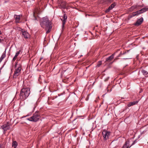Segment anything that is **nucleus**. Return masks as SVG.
Here are the masks:
<instances>
[{
    "instance_id": "nucleus-10",
    "label": "nucleus",
    "mask_w": 148,
    "mask_h": 148,
    "mask_svg": "<svg viewBox=\"0 0 148 148\" xmlns=\"http://www.w3.org/2000/svg\"><path fill=\"white\" fill-rule=\"evenodd\" d=\"M143 20V18H140L138 19L135 23L134 25L136 26H138L140 25Z\"/></svg>"
},
{
    "instance_id": "nucleus-25",
    "label": "nucleus",
    "mask_w": 148,
    "mask_h": 148,
    "mask_svg": "<svg viewBox=\"0 0 148 148\" xmlns=\"http://www.w3.org/2000/svg\"><path fill=\"white\" fill-rule=\"evenodd\" d=\"M17 58V57L16 56H15L13 58L12 60L13 61H14L16 60Z\"/></svg>"
},
{
    "instance_id": "nucleus-34",
    "label": "nucleus",
    "mask_w": 148,
    "mask_h": 148,
    "mask_svg": "<svg viewBox=\"0 0 148 148\" xmlns=\"http://www.w3.org/2000/svg\"><path fill=\"white\" fill-rule=\"evenodd\" d=\"M12 21H10V22H9V23H12Z\"/></svg>"
},
{
    "instance_id": "nucleus-30",
    "label": "nucleus",
    "mask_w": 148,
    "mask_h": 148,
    "mask_svg": "<svg viewBox=\"0 0 148 148\" xmlns=\"http://www.w3.org/2000/svg\"><path fill=\"white\" fill-rule=\"evenodd\" d=\"M17 64H16V65H15V67H17Z\"/></svg>"
},
{
    "instance_id": "nucleus-14",
    "label": "nucleus",
    "mask_w": 148,
    "mask_h": 148,
    "mask_svg": "<svg viewBox=\"0 0 148 148\" xmlns=\"http://www.w3.org/2000/svg\"><path fill=\"white\" fill-rule=\"evenodd\" d=\"M114 54H112L110 56H109L106 59L105 62L110 61L114 58Z\"/></svg>"
},
{
    "instance_id": "nucleus-21",
    "label": "nucleus",
    "mask_w": 148,
    "mask_h": 148,
    "mask_svg": "<svg viewBox=\"0 0 148 148\" xmlns=\"http://www.w3.org/2000/svg\"><path fill=\"white\" fill-rule=\"evenodd\" d=\"M45 29L46 30L47 29V31L46 33H49L50 32V30H51V29L52 27L51 26V28L50 29H49V28H46V27H45Z\"/></svg>"
},
{
    "instance_id": "nucleus-17",
    "label": "nucleus",
    "mask_w": 148,
    "mask_h": 148,
    "mask_svg": "<svg viewBox=\"0 0 148 148\" xmlns=\"http://www.w3.org/2000/svg\"><path fill=\"white\" fill-rule=\"evenodd\" d=\"M66 3L65 2L63 1L61 3L60 5L62 8L65 9L66 8Z\"/></svg>"
},
{
    "instance_id": "nucleus-13",
    "label": "nucleus",
    "mask_w": 148,
    "mask_h": 148,
    "mask_svg": "<svg viewBox=\"0 0 148 148\" xmlns=\"http://www.w3.org/2000/svg\"><path fill=\"white\" fill-rule=\"evenodd\" d=\"M14 18H15V21L16 23H19V21L20 19V15H14Z\"/></svg>"
},
{
    "instance_id": "nucleus-31",
    "label": "nucleus",
    "mask_w": 148,
    "mask_h": 148,
    "mask_svg": "<svg viewBox=\"0 0 148 148\" xmlns=\"http://www.w3.org/2000/svg\"><path fill=\"white\" fill-rule=\"evenodd\" d=\"M142 91V90H140V92H141Z\"/></svg>"
},
{
    "instance_id": "nucleus-28",
    "label": "nucleus",
    "mask_w": 148,
    "mask_h": 148,
    "mask_svg": "<svg viewBox=\"0 0 148 148\" xmlns=\"http://www.w3.org/2000/svg\"><path fill=\"white\" fill-rule=\"evenodd\" d=\"M126 52H124L123 53L122 55H124L126 53Z\"/></svg>"
},
{
    "instance_id": "nucleus-32",
    "label": "nucleus",
    "mask_w": 148,
    "mask_h": 148,
    "mask_svg": "<svg viewBox=\"0 0 148 148\" xmlns=\"http://www.w3.org/2000/svg\"><path fill=\"white\" fill-rule=\"evenodd\" d=\"M1 34V31H0V35Z\"/></svg>"
},
{
    "instance_id": "nucleus-4",
    "label": "nucleus",
    "mask_w": 148,
    "mask_h": 148,
    "mask_svg": "<svg viewBox=\"0 0 148 148\" xmlns=\"http://www.w3.org/2000/svg\"><path fill=\"white\" fill-rule=\"evenodd\" d=\"M147 11H148V8H144L135 12L133 13L132 16H136L138 15L139 14L143 13Z\"/></svg>"
},
{
    "instance_id": "nucleus-20",
    "label": "nucleus",
    "mask_w": 148,
    "mask_h": 148,
    "mask_svg": "<svg viewBox=\"0 0 148 148\" xmlns=\"http://www.w3.org/2000/svg\"><path fill=\"white\" fill-rule=\"evenodd\" d=\"M129 146L128 145V143L127 142H126L124 145L123 146V148H130Z\"/></svg>"
},
{
    "instance_id": "nucleus-3",
    "label": "nucleus",
    "mask_w": 148,
    "mask_h": 148,
    "mask_svg": "<svg viewBox=\"0 0 148 148\" xmlns=\"http://www.w3.org/2000/svg\"><path fill=\"white\" fill-rule=\"evenodd\" d=\"M40 114L38 112H35L33 116L27 119V120L31 121L36 122L38 121L40 118Z\"/></svg>"
},
{
    "instance_id": "nucleus-33",
    "label": "nucleus",
    "mask_w": 148,
    "mask_h": 148,
    "mask_svg": "<svg viewBox=\"0 0 148 148\" xmlns=\"http://www.w3.org/2000/svg\"><path fill=\"white\" fill-rule=\"evenodd\" d=\"M1 39L0 38V42H1Z\"/></svg>"
},
{
    "instance_id": "nucleus-9",
    "label": "nucleus",
    "mask_w": 148,
    "mask_h": 148,
    "mask_svg": "<svg viewBox=\"0 0 148 148\" xmlns=\"http://www.w3.org/2000/svg\"><path fill=\"white\" fill-rule=\"evenodd\" d=\"M116 5V4L115 3H114L112 4L108 8V9L106 10V13H108L111 10H112L114 7V6Z\"/></svg>"
},
{
    "instance_id": "nucleus-26",
    "label": "nucleus",
    "mask_w": 148,
    "mask_h": 148,
    "mask_svg": "<svg viewBox=\"0 0 148 148\" xmlns=\"http://www.w3.org/2000/svg\"><path fill=\"white\" fill-rule=\"evenodd\" d=\"M109 78V77H107V78H106L105 79V81H107L108 79Z\"/></svg>"
},
{
    "instance_id": "nucleus-1",
    "label": "nucleus",
    "mask_w": 148,
    "mask_h": 148,
    "mask_svg": "<svg viewBox=\"0 0 148 148\" xmlns=\"http://www.w3.org/2000/svg\"><path fill=\"white\" fill-rule=\"evenodd\" d=\"M30 93V89L29 88H22L20 92V99L22 100H25L29 96Z\"/></svg>"
},
{
    "instance_id": "nucleus-7",
    "label": "nucleus",
    "mask_w": 148,
    "mask_h": 148,
    "mask_svg": "<svg viewBox=\"0 0 148 148\" xmlns=\"http://www.w3.org/2000/svg\"><path fill=\"white\" fill-rule=\"evenodd\" d=\"M21 32L22 33V36L25 38H28L30 37L29 34L27 32L22 29Z\"/></svg>"
},
{
    "instance_id": "nucleus-29",
    "label": "nucleus",
    "mask_w": 148,
    "mask_h": 148,
    "mask_svg": "<svg viewBox=\"0 0 148 148\" xmlns=\"http://www.w3.org/2000/svg\"><path fill=\"white\" fill-rule=\"evenodd\" d=\"M35 13H36L35 12H34V16L35 15Z\"/></svg>"
},
{
    "instance_id": "nucleus-35",
    "label": "nucleus",
    "mask_w": 148,
    "mask_h": 148,
    "mask_svg": "<svg viewBox=\"0 0 148 148\" xmlns=\"http://www.w3.org/2000/svg\"><path fill=\"white\" fill-rule=\"evenodd\" d=\"M27 116H27H25L24 117H25L26 116Z\"/></svg>"
},
{
    "instance_id": "nucleus-11",
    "label": "nucleus",
    "mask_w": 148,
    "mask_h": 148,
    "mask_svg": "<svg viewBox=\"0 0 148 148\" xmlns=\"http://www.w3.org/2000/svg\"><path fill=\"white\" fill-rule=\"evenodd\" d=\"M63 18V20H62V19H61V20H62V27L63 28L64 27V25L65 24V23L66 21V19L67 18V16L65 14H64V15L62 17Z\"/></svg>"
},
{
    "instance_id": "nucleus-23",
    "label": "nucleus",
    "mask_w": 148,
    "mask_h": 148,
    "mask_svg": "<svg viewBox=\"0 0 148 148\" xmlns=\"http://www.w3.org/2000/svg\"><path fill=\"white\" fill-rule=\"evenodd\" d=\"M101 64V62L100 61L99 62L98 64H97V66L98 67H99Z\"/></svg>"
},
{
    "instance_id": "nucleus-5",
    "label": "nucleus",
    "mask_w": 148,
    "mask_h": 148,
    "mask_svg": "<svg viewBox=\"0 0 148 148\" xmlns=\"http://www.w3.org/2000/svg\"><path fill=\"white\" fill-rule=\"evenodd\" d=\"M102 135L105 140H107L110 135V132L106 130H104L102 132Z\"/></svg>"
},
{
    "instance_id": "nucleus-2",
    "label": "nucleus",
    "mask_w": 148,
    "mask_h": 148,
    "mask_svg": "<svg viewBox=\"0 0 148 148\" xmlns=\"http://www.w3.org/2000/svg\"><path fill=\"white\" fill-rule=\"evenodd\" d=\"M40 24L41 26L43 28H51V24L48 18L47 17H44L42 18L40 22Z\"/></svg>"
},
{
    "instance_id": "nucleus-12",
    "label": "nucleus",
    "mask_w": 148,
    "mask_h": 148,
    "mask_svg": "<svg viewBox=\"0 0 148 148\" xmlns=\"http://www.w3.org/2000/svg\"><path fill=\"white\" fill-rule=\"evenodd\" d=\"M138 102V101L130 102L128 104L127 106L128 107H130L131 106L137 104Z\"/></svg>"
},
{
    "instance_id": "nucleus-16",
    "label": "nucleus",
    "mask_w": 148,
    "mask_h": 148,
    "mask_svg": "<svg viewBox=\"0 0 148 148\" xmlns=\"http://www.w3.org/2000/svg\"><path fill=\"white\" fill-rule=\"evenodd\" d=\"M36 103L31 104L30 105V108L32 109V112H34V110L36 108Z\"/></svg>"
},
{
    "instance_id": "nucleus-6",
    "label": "nucleus",
    "mask_w": 148,
    "mask_h": 148,
    "mask_svg": "<svg viewBox=\"0 0 148 148\" xmlns=\"http://www.w3.org/2000/svg\"><path fill=\"white\" fill-rule=\"evenodd\" d=\"M21 69V68L20 66H19L16 69L13 76L14 78H16L20 74Z\"/></svg>"
},
{
    "instance_id": "nucleus-24",
    "label": "nucleus",
    "mask_w": 148,
    "mask_h": 148,
    "mask_svg": "<svg viewBox=\"0 0 148 148\" xmlns=\"http://www.w3.org/2000/svg\"><path fill=\"white\" fill-rule=\"evenodd\" d=\"M17 58V57L16 56H15L13 58L12 60L13 61H14L16 60Z\"/></svg>"
},
{
    "instance_id": "nucleus-19",
    "label": "nucleus",
    "mask_w": 148,
    "mask_h": 148,
    "mask_svg": "<svg viewBox=\"0 0 148 148\" xmlns=\"http://www.w3.org/2000/svg\"><path fill=\"white\" fill-rule=\"evenodd\" d=\"M142 73L145 75H147L148 74V72L145 70H143L141 71Z\"/></svg>"
},
{
    "instance_id": "nucleus-8",
    "label": "nucleus",
    "mask_w": 148,
    "mask_h": 148,
    "mask_svg": "<svg viewBox=\"0 0 148 148\" xmlns=\"http://www.w3.org/2000/svg\"><path fill=\"white\" fill-rule=\"evenodd\" d=\"M1 127L3 130V133L5 134V131L10 129V126L8 124H5L2 125L1 126Z\"/></svg>"
},
{
    "instance_id": "nucleus-18",
    "label": "nucleus",
    "mask_w": 148,
    "mask_h": 148,
    "mask_svg": "<svg viewBox=\"0 0 148 148\" xmlns=\"http://www.w3.org/2000/svg\"><path fill=\"white\" fill-rule=\"evenodd\" d=\"M12 145L13 147L16 148L18 144L16 141H14L12 142Z\"/></svg>"
},
{
    "instance_id": "nucleus-27",
    "label": "nucleus",
    "mask_w": 148,
    "mask_h": 148,
    "mask_svg": "<svg viewBox=\"0 0 148 148\" xmlns=\"http://www.w3.org/2000/svg\"><path fill=\"white\" fill-rule=\"evenodd\" d=\"M134 143H135V141L134 142H133V143H132V145H133L134 144Z\"/></svg>"
},
{
    "instance_id": "nucleus-15",
    "label": "nucleus",
    "mask_w": 148,
    "mask_h": 148,
    "mask_svg": "<svg viewBox=\"0 0 148 148\" xmlns=\"http://www.w3.org/2000/svg\"><path fill=\"white\" fill-rule=\"evenodd\" d=\"M6 49L5 51L2 54L0 58V63L3 60L5 57L6 56Z\"/></svg>"
},
{
    "instance_id": "nucleus-22",
    "label": "nucleus",
    "mask_w": 148,
    "mask_h": 148,
    "mask_svg": "<svg viewBox=\"0 0 148 148\" xmlns=\"http://www.w3.org/2000/svg\"><path fill=\"white\" fill-rule=\"evenodd\" d=\"M20 51L21 50H20L18 51L16 53L15 56L17 57L18 55L20 54Z\"/></svg>"
}]
</instances>
